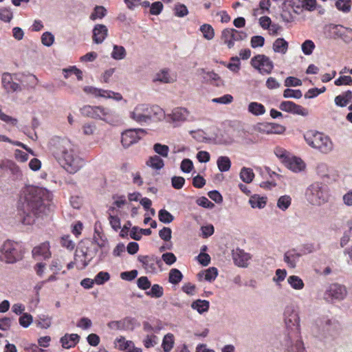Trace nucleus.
I'll return each mask as SVG.
<instances>
[{
	"mask_svg": "<svg viewBox=\"0 0 352 352\" xmlns=\"http://www.w3.org/2000/svg\"><path fill=\"white\" fill-rule=\"evenodd\" d=\"M22 210L25 215L23 222L30 224L33 217L46 214L52 207V194L45 188L28 186L23 192Z\"/></svg>",
	"mask_w": 352,
	"mask_h": 352,
	"instance_id": "nucleus-1",
	"label": "nucleus"
},
{
	"mask_svg": "<svg viewBox=\"0 0 352 352\" xmlns=\"http://www.w3.org/2000/svg\"><path fill=\"white\" fill-rule=\"evenodd\" d=\"M50 151L59 164L70 174L77 173L85 165L78 146L67 138H52L50 141Z\"/></svg>",
	"mask_w": 352,
	"mask_h": 352,
	"instance_id": "nucleus-2",
	"label": "nucleus"
},
{
	"mask_svg": "<svg viewBox=\"0 0 352 352\" xmlns=\"http://www.w3.org/2000/svg\"><path fill=\"white\" fill-rule=\"evenodd\" d=\"M284 320L287 329L292 330L283 341V346L287 352H306L302 341L299 339L300 317L293 306H287L283 313Z\"/></svg>",
	"mask_w": 352,
	"mask_h": 352,
	"instance_id": "nucleus-3",
	"label": "nucleus"
},
{
	"mask_svg": "<svg viewBox=\"0 0 352 352\" xmlns=\"http://www.w3.org/2000/svg\"><path fill=\"white\" fill-rule=\"evenodd\" d=\"M307 144L321 153L328 154L333 149V144L331 138L323 133L310 130L304 135Z\"/></svg>",
	"mask_w": 352,
	"mask_h": 352,
	"instance_id": "nucleus-4",
	"label": "nucleus"
},
{
	"mask_svg": "<svg viewBox=\"0 0 352 352\" xmlns=\"http://www.w3.org/2000/svg\"><path fill=\"white\" fill-rule=\"evenodd\" d=\"M305 196L307 201L313 206H321L328 201V188L324 184L315 182L307 186Z\"/></svg>",
	"mask_w": 352,
	"mask_h": 352,
	"instance_id": "nucleus-5",
	"label": "nucleus"
},
{
	"mask_svg": "<svg viewBox=\"0 0 352 352\" xmlns=\"http://www.w3.org/2000/svg\"><path fill=\"white\" fill-rule=\"evenodd\" d=\"M23 250L20 243L6 240L0 246V261L12 264L22 259Z\"/></svg>",
	"mask_w": 352,
	"mask_h": 352,
	"instance_id": "nucleus-6",
	"label": "nucleus"
},
{
	"mask_svg": "<svg viewBox=\"0 0 352 352\" xmlns=\"http://www.w3.org/2000/svg\"><path fill=\"white\" fill-rule=\"evenodd\" d=\"M347 295L346 287L338 283L329 284L324 294V299L331 303L344 300Z\"/></svg>",
	"mask_w": 352,
	"mask_h": 352,
	"instance_id": "nucleus-7",
	"label": "nucleus"
},
{
	"mask_svg": "<svg viewBox=\"0 0 352 352\" xmlns=\"http://www.w3.org/2000/svg\"><path fill=\"white\" fill-rule=\"evenodd\" d=\"M129 117L133 121L143 124L151 122V115L149 114V104H139L129 113Z\"/></svg>",
	"mask_w": 352,
	"mask_h": 352,
	"instance_id": "nucleus-8",
	"label": "nucleus"
},
{
	"mask_svg": "<svg viewBox=\"0 0 352 352\" xmlns=\"http://www.w3.org/2000/svg\"><path fill=\"white\" fill-rule=\"evenodd\" d=\"M252 66L258 70L261 74H269L274 68L272 61L265 55L258 54L251 60Z\"/></svg>",
	"mask_w": 352,
	"mask_h": 352,
	"instance_id": "nucleus-9",
	"label": "nucleus"
},
{
	"mask_svg": "<svg viewBox=\"0 0 352 352\" xmlns=\"http://www.w3.org/2000/svg\"><path fill=\"white\" fill-rule=\"evenodd\" d=\"M247 38V34L233 28H227L222 31L221 40L229 48L234 45L235 41H240Z\"/></svg>",
	"mask_w": 352,
	"mask_h": 352,
	"instance_id": "nucleus-10",
	"label": "nucleus"
},
{
	"mask_svg": "<svg viewBox=\"0 0 352 352\" xmlns=\"http://www.w3.org/2000/svg\"><path fill=\"white\" fill-rule=\"evenodd\" d=\"M190 112L184 107H175L171 113H167L166 122L172 124L173 126H181L184 122L188 120Z\"/></svg>",
	"mask_w": 352,
	"mask_h": 352,
	"instance_id": "nucleus-11",
	"label": "nucleus"
},
{
	"mask_svg": "<svg viewBox=\"0 0 352 352\" xmlns=\"http://www.w3.org/2000/svg\"><path fill=\"white\" fill-rule=\"evenodd\" d=\"M146 133L144 129H128L122 133L121 142L124 148H128L132 144L137 143L142 136Z\"/></svg>",
	"mask_w": 352,
	"mask_h": 352,
	"instance_id": "nucleus-12",
	"label": "nucleus"
},
{
	"mask_svg": "<svg viewBox=\"0 0 352 352\" xmlns=\"http://www.w3.org/2000/svg\"><path fill=\"white\" fill-rule=\"evenodd\" d=\"M83 91L87 94L92 95L95 97H102L104 98H111L116 101L122 100V96L120 94L114 92L110 90H104L98 89L92 86H85Z\"/></svg>",
	"mask_w": 352,
	"mask_h": 352,
	"instance_id": "nucleus-13",
	"label": "nucleus"
},
{
	"mask_svg": "<svg viewBox=\"0 0 352 352\" xmlns=\"http://www.w3.org/2000/svg\"><path fill=\"white\" fill-rule=\"evenodd\" d=\"M255 129L258 132L267 135L283 134L286 129L284 126L273 122L258 123Z\"/></svg>",
	"mask_w": 352,
	"mask_h": 352,
	"instance_id": "nucleus-14",
	"label": "nucleus"
},
{
	"mask_svg": "<svg viewBox=\"0 0 352 352\" xmlns=\"http://www.w3.org/2000/svg\"><path fill=\"white\" fill-rule=\"evenodd\" d=\"M206 139L211 143L220 145H230L234 142V138L229 133L219 129H217L213 134Z\"/></svg>",
	"mask_w": 352,
	"mask_h": 352,
	"instance_id": "nucleus-15",
	"label": "nucleus"
},
{
	"mask_svg": "<svg viewBox=\"0 0 352 352\" xmlns=\"http://www.w3.org/2000/svg\"><path fill=\"white\" fill-rule=\"evenodd\" d=\"M333 322L327 318H322L316 321L313 332L318 337H326L331 329Z\"/></svg>",
	"mask_w": 352,
	"mask_h": 352,
	"instance_id": "nucleus-16",
	"label": "nucleus"
},
{
	"mask_svg": "<svg viewBox=\"0 0 352 352\" xmlns=\"http://www.w3.org/2000/svg\"><path fill=\"white\" fill-rule=\"evenodd\" d=\"M330 30L334 36L341 38L345 43H349L352 41L351 28L341 25H331Z\"/></svg>",
	"mask_w": 352,
	"mask_h": 352,
	"instance_id": "nucleus-17",
	"label": "nucleus"
},
{
	"mask_svg": "<svg viewBox=\"0 0 352 352\" xmlns=\"http://www.w3.org/2000/svg\"><path fill=\"white\" fill-rule=\"evenodd\" d=\"M138 260L141 263L142 267L147 272H155L156 270V265L161 263V260L154 255H139Z\"/></svg>",
	"mask_w": 352,
	"mask_h": 352,
	"instance_id": "nucleus-18",
	"label": "nucleus"
},
{
	"mask_svg": "<svg viewBox=\"0 0 352 352\" xmlns=\"http://www.w3.org/2000/svg\"><path fill=\"white\" fill-rule=\"evenodd\" d=\"M50 249L49 242H44L33 248L32 251V256L36 260L47 259L52 255Z\"/></svg>",
	"mask_w": 352,
	"mask_h": 352,
	"instance_id": "nucleus-19",
	"label": "nucleus"
},
{
	"mask_svg": "<svg viewBox=\"0 0 352 352\" xmlns=\"http://www.w3.org/2000/svg\"><path fill=\"white\" fill-rule=\"evenodd\" d=\"M177 79L175 73L171 72L168 69H162L157 72L153 78V82L161 83H173Z\"/></svg>",
	"mask_w": 352,
	"mask_h": 352,
	"instance_id": "nucleus-20",
	"label": "nucleus"
},
{
	"mask_svg": "<svg viewBox=\"0 0 352 352\" xmlns=\"http://www.w3.org/2000/svg\"><path fill=\"white\" fill-rule=\"evenodd\" d=\"M232 258L234 263L239 267H245L248 266V261L250 258V254L241 249H236L232 252Z\"/></svg>",
	"mask_w": 352,
	"mask_h": 352,
	"instance_id": "nucleus-21",
	"label": "nucleus"
},
{
	"mask_svg": "<svg viewBox=\"0 0 352 352\" xmlns=\"http://www.w3.org/2000/svg\"><path fill=\"white\" fill-rule=\"evenodd\" d=\"M107 28L102 24L96 25L93 29V41L96 44L102 43L107 36Z\"/></svg>",
	"mask_w": 352,
	"mask_h": 352,
	"instance_id": "nucleus-22",
	"label": "nucleus"
},
{
	"mask_svg": "<svg viewBox=\"0 0 352 352\" xmlns=\"http://www.w3.org/2000/svg\"><path fill=\"white\" fill-rule=\"evenodd\" d=\"M285 166L294 173H299L305 168V162L299 157L291 155L285 164Z\"/></svg>",
	"mask_w": 352,
	"mask_h": 352,
	"instance_id": "nucleus-23",
	"label": "nucleus"
},
{
	"mask_svg": "<svg viewBox=\"0 0 352 352\" xmlns=\"http://www.w3.org/2000/svg\"><path fill=\"white\" fill-rule=\"evenodd\" d=\"M80 336L77 333H66L60 339L63 348L69 349L74 347L80 341Z\"/></svg>",
	"mask_w": 352,
	"mask_h": 352,
	"instance_id": "nucleus-24",
	"label": "nucleus"
},
{
	"mask_svg": "<svg viewBox=\"0 0 352 352\" xmlns=\"http://www.w3.org/2000/svg\"><path fill=\"white\" fill-rule=\"evenodd\" d=\"M301 256V254L295 250H291L286 252L284 254V261L290 268H295Z\"/></svg>",
	"mask_w": 352,
	"mask_h": 352,
	"instance_id": "nucleus-25",
	"label": "nucleus"
},
{
	"mask_svg": "<svg viewBox=\"0 0 352 352\" xmlns=\"http://www.w3.org/2000/svg\"><path fill=\"white\" fill-rule=\"evenodd\" d=\"M114 113L109 109L98 107L96 109V118L105 121L109 124L114 122Z\"/></svg>",
	"mask_w": 352,
	"mask_h": 352,
	"instance_id": "nucleus-26",
	"label": "nucleus"
},
{
	"mask_svg": "<svg viewBox=\"0 0 352 352\" xmlns=\"http://www.w3.org/2000/svg\"><path fill=\"white\" fill-rule=\"evenodd\" d=\"M149 114L151 115V121H161L164 119L166 120L167 114L162 108L158 105L149 104Z\"/></svg>",
	"mask_w": 352,
	"mask_h": 352,
	"instance_id": "nucleus-27",
	"label": "nucleus"
},
{
	"mask_svg": "<svg viewBox=\"0 0 352 352\" xmlns=\"http://www.w3.org/2000/svg\"><path fill=\"white\" fill-rule=\"evenodd\" d=\"M317 175L321 178L334 179L333 170L325 163H319L316 168Z\"/></svg>",
	"mask_w": 352,
	"mask_h": 352,
	"instance_id": "nucleus-28",
	"label": "nucleus"
},
{
	"mask_svg": "<svg viewBox=\"0 0 352 352\" xmlns=\"http://www.w3.org/2000/svg\"><path fill=\"white\" fill-rule=\"evenodd\" d=\"M287 283L294 290H302L305 287L302 279L296 275H291L287 277Z\"/></svg>",
	"mask_w": 352,
	"mask_h": 352,
	"instance_id": "nucleus-29",
	"label": "nucleus"
},
{
	"mask_svg": "<svg viewBox=\"0 0 352 352\" xmlns=\"http://www.w3.org/2000/svg\"><path fill=\"white\" fill-rule=\"evenodd\" d=\"M249 203L252 208L262 209L265 208L267 204V197H261L258 195H254L250 197Z\"/></svg>",
	"mask_w": 352,
	"mask_h": 352,
	"instance_id": "nucleus-30",
	"label": "nucleus"
},
{
	"mask_svg": "<svg viewBox=\"0 0 352 352\" xmlns=\"http://www.w3.org/2000/svg\"><path fill=\"white\" fill-rule=\"evenodd\" d=\"M88 254L87 252L81 250H76L75 254L74 261L76 264L79 262L81 263L80 268H85L88 265L89 261L92 258V256L88 258Z\"/></svg>",
	"mask_w": 352,
	"mask_h": 352,
	"instance_id": "nucleus-31",
	"label": "nucleus"
},
{
	"mask_svg": "<svg viewBox=\"0 0 352 352\" xmlns=\"http://www.w3.org/2000/svg\"><path fill=\"white\" fill-rule=\"evenodd\" d=\"M272 47L275 52L285 54L288 50V43L283 38H278L274 42Z\"/></svg>",
	"mask_w": 352,
	"mask_h": 352,
	"instance_id": "nucleus-32",
	"label": "nucleus"
},
{
	"mask_svg": "<svg viewBox=\"0 0 352 352\" xmlns=\"http://www.w3.org/2000/svg\"><path fill=\"white\" fill-rule=\"evenodd\" d=\"M126 51L122 45H113L111 57L116 60H121L126 58Z\"/></svg>",
	"mask_w": 352,
	"mask_h": 352,
	"instance_id": "nucleus-33",
	"label": "nucleus"
},
{
	"mask_svg": "<svg viewBox=\"0 0 352 352\" xmlns=\"http://www.w3.org/2000/svg\"><path fill=\"white\" fill-rule=\"evenodd\" d=\"M210 302L206 300H197L191 304V307L197 310L200 314L207 312L209 309Z\"/></svg>",
	"mask_w": 352,
	"mask_h": 352,
	"instance_id": "nucleus-34",
	"label": "nucleus"
},
{
	"mask_svg": "<svg viewBox=\"0 0 352 352\" xmlns=\"http://www.w3.org/2000/svg\"><path fill=\"white\" fill-rule=\"evenodd\" d=\"M231 161L228 156H219L217 160V165L220 172H227L230 169Z\"/></svg>",
	"mask_w": 352,
	"mask_h": 352,
	"instance_id": "nucleus-35",
	"label": "nucleus"
},
{
	"mask_svg": "<svg viewBox=\"0 0 352 352\" xmlns=\"http://www.w3.org/2000/svg\"><path fill=\"white\" fill-rule=\"evenodd\" d=\"M292 204V197L289 195H284L280 196L276 202V206L281 211H286Z\"/></svg>",
	"mask_w": 352,
	"mask_h": 352,
	"instance_id": "nucleus-36",
	"label": "nucleus"
},
{
	"mask_svg": "<svg viewBox=\"0 0 352 352\" xmlns=\"http://www.w3.org/2000/svg\"><path fill=\"white\" fill-rule=\"evenodd\" d=\"M239 176H240L241 179L243 182H245L246 184H250L252 182V180L254 177V173L252 168L243 167L241 169Z\"/></svg>",
	"mask_w": 352,
	"mask_h": 352,
	"instance_id": "nucleus-37",
	"label": "nucleus"
},
{
	"mask_svg": "<svg viewBox=\"0 0 352 352\" xmlns=\"http://www.w3.org/2000/svg\"><path fill=\"white\" fill-rule=\"evenodd\" d=\"M146 165L155 170H160L164 166V161L158 155H153L149 157L146 162Z\"/></svg>",
	"mask_w": 352,
	"mask_h": 352,
	"instance_id": "nucleus-38",
	"label": "nucleus"
},
{
	"mask_svg": "<svg viewBox=\"0 0 352 352\" xmlns=\"http://www.w3.org/2000/svg\"><path fill=\"white\" fill-rule=\"evenodd\" d=\"M248 111L254 116H261L265 113V107L258 102H252L248 105Z\"/></svg>",
	"mask_w": 352,
	"mask_h": 352,
	"instance_id": "nucleus-39",
	"label": "nucleus"
},
{
	"mask_svg": "<svg viewBox=\"0 0 352 352\" xmlns=\"http://www.w3.org/2000/svg\"><path fill=\"white\" fill-rule=\"evenodd\" d=\"M218 272L217 270L215 267H210L206 270L205 272H200L198 274V276L201 278L204 276V278L206 280L211 282L214 280L217 276Z\"/></svg>",
	"mask_w": 352,
	"mask_h": 352,
	"instance_id": "nucleus-40",
	"label": "nucleus"
},
{
	"mask_svg": "<svg viewBox=\"0 0 352 352\" xmlns=\"http://www.w3.org/2000/svg\"><path fill=\"white\" fill-rule=\"evenodd\" d=\"M174 344V336L172 333H167L164 336L162 346L164 351V352H169Z\"/></svg>",
	"mask_w": 352,
	"mask_h": 352,
	"instance_id": "nucleus-41",
	"label": "nucleus"
},
{
	"mask_svg": "<svg viewBox=\"0 0 352 352\" xmlns=\"http://www.w3.org/2000/svg\"><path fill=\"white\" fill-rule=\"evenodd\" d=\"M183 278L182 272L175 268H173L169 272L168 280L173 285L178 284Z\"/></svg>",
	"mask_w": 352,
	"mask_h": 352,
	"instance_id": "nucleus-42",
	"label": "nucleus"
},
{
	"mask_svg": "<svg viewBox=\"0 0 352 352\" xmlns=\"http://www.w3.org/2000/svg\"><path fill=\"white\" fill-rule=\"evenodd\" d=\"M200 31L203 34L204 38L212 40L214 36V31L212 25L209 24H204L200 27Z\"/></svg>",
	"mask_w": 352,
	"mask_h": 352,
	"instance_id": "nucleus-43",
	"label": "nucleus"
},
{
	"mask_svg": "<svg viewBox=\"0 0 352 352\" xmlns=\"http://www.w3.org/2000/svg\"><path fill=\"white\" fill-rule=\"evenodd\" d=\"M36 323L38 327L47 329L51 325V318L44 314L38 315Z\"/></svg>",
	"mask_w": 352,
	"mask_h": 352,
	"instance_id": "nucleus-44",
	"label": "nucleus"
},
{
	"mask_svg": "<svg viewBox=\"0 0 352 352\" xmlns=\"http://www.w3.org/2000/svg\"><path fill=\"white\" fill-rule=\"evenodd\" d=\"M287 271L285 269H277L275 272V275L272 278V281L277 286H280L281 283L287 277Z\"/></svg>",
	"mask_w": 352,
	"mask_h": 352,
	"instance_id": "nucleus-45",
	"label": "nucleus"
},
{
	"mask_svg": "<svg viewBox=\"0 0 352 352\" xmlns=\"http://www.w3.org/2000/svg\"><path fill=\"white\" fill-rule=\"evenodd\" d=\"M351 0H337L335 6L338 10L344 13H349L351 11Z\"/></svg>",
	"mask_w": 352,
	"mask_h": 352,
	"instance_id": "nucleus-46",
	"label": "nucleus"
},
{
	"mask_svg": "<svg viewBox=\"0 0 352 352\" xmlns=\"http://www.w3.org/2000/svg\"><path fill=\"white\" fill-rule=\"evenodd\" d=\"M146 294L152 298H158L163 296L164 289L162 286L155 284L152 286L151 290L146 292Z\"/></svg>",
	"mask_w": 352,
	"mask_h": 352,
	"instance_id": "nucleus-47",
	"label": "nucleus"
},
{
	"mask_svg": "<svg viewBox=\"0 0 352 352\" xmlns=\"http://www.w3.org/2000/svg\"><path fill=\"white\" fill-rule=\"evenodd\" d=\"M154 151L159 155L166 157L169 153V147L167 145L156 143L153 145Z\"/></svg>",
	"mask_w": 352,
	"mask_h": 352,
	"instance_id": "nucleus-48",
	"label": "nucleus"
},
{
	"mask_svg": "<svg viewBox=\"0 0 352 352\" xmlns=\"http://www.w3.org/2000/svg\"><path fill=\"white\" fill-rule=\"evenodd\" d=\"M274 154L284 164L291 156V154L287 151L281 147H276L274 149Z\"/></svg>",
	"mask_w": 352,
	"mask_h": 352,
	"instance_id": "nucleus-49",
	"label": "nucleus"
},
{
	"mask_svg": "<svg viewBox=\"0 0 352 352\" xmlns=\"http://www.w3.org/2000/svg\"><path fill=\"white\" fill-rule=\"evenodd\" d=\"M159 220L164 223H170L173 221V216L166 210L162 209L158 214Z\"/></svg>",
	"mask_w": 352,
	"mask_h": 352,
	"instance_id": "nucleus-50",
	"label": "nucleus"
},
{
	"mask_svg": "<svg viewBox=\"0 0 352 352\" xmlns=\"http://www.w3.org/2000/svg\"><path fill=\"white\" fill-rule=\"evenodd\" d=\"M97 107H98L97 106L93 107V106L86 105L80 109V112L83 116L93 118H96Z\"/></svg>",
	"mask_w": 352,
	"mask_h": 352,
	"instance_id": "nucleus-51",
	"label": "nucleus"
},
{
	"mask_svg": "<svg viewBox=\"0 0 352 352\" xmlns=\"http://www.w3.org/2000/svg\"><path fill=\"white\" fill-rule=\"evenodd\" d=\"M315 47V44L311 40H306L302 43L301 49L304 54L309 56L312 54Z\"/></svg>",
	"mask_w": 352,
	"mask_h": 352,
	"instance_id": "nucleus-52",
	"label": "nucleus"
},
{
	"mask_svg": "<svg viewBox=\"0 0 352 352\" xmlns=\"http://www.w3.org/2000/svg\"><path fill=\"white\" fill-rule=\"evenodd\" d=\"M200 75H201L203 78L206 81H217L219 79L218 74L214 72L206 71L204 69H201Z\"/></svg>",
	"mask_w": 352,
	"mask_h": 352,
	"instance_id": "nucleus-53",
	"label": "nucleus"
},
{
	"mask_svg": "<svg viewBox=\"0 0 352 352\" xmlns=\"http://www.w3.org/2000/svg\"><path fill=\"white\" fill-rule=\"evenodd\" d=\"M109 278H110L109 274L107 272L102 271L96 274L94 280V283H96L97 285H100L104 284L105 282L108 281L109 280Z\"/></svg>",
	"mask_w": 352,
	"mask_h": 352,
	"instance_id": "nucleus-54",
	"label": "nucleus"
},
{
	"mask_svg": "<svg viewBox=\"0 0 352 352\" xmlns=\"http://www.w3.org/2000/svg\"><path fill=\"white\" fill-rule=\"evenodd\" d=\"M106 15V10L102 6H96L94 11L90 15V19L95 21L97 19H102Z\"/></svg>",
	"mask_w": 352,
	"mask_h": 352,
	"instance_id": "nucleus-55",
	"label": "nucleus"
},
{
	"mask_svg": "<svg viewBox=\"0 0 352 352\" xmlns=\"http://www.w3.org/2000/svg\"><path fill=\"white\" fill-rule=\"evenodd\" d=\"M33 321V317L32 315L28 313H23V315L19 318V322L21 326L24 328L28 327Z\"/></svg>",
	"mask_w": 352,
	"mask_h": 352,
	"instance_id": "nucleus-56",
	"label": "nucleus"
},
{
	"mask_svg": "<svg viewBox=\"0 0 352 352\" xmlns=\"http://www.w3.org/2000/svg\"><path fill=\"white\" fill-rule=\"evenodd\" d=\"M302 92L299 89L294 90L291 89H286L283 92V97L285 98H292L299 99L302 97Z\"/></svg>",
	"mask_w": 352,
	"mask_h": 352,
	"instance_id": "nucleus-57",
	"label": "nucleus"
},
{
	"mask_svg": "<svg viewBox=\"0 0 352 352\" xmlns=\"http://www.w3.org/2000/svg\"><path fill=\"white\" fill-rule=\"evenodd\" d=\"M175 14L178 17H184L188 14L187 7L182 3H177L175 6Z\"/></svg>",
	"mask_w": 352,
	"mask_h": 352,
	"instance_id": "nucleus-58",
	"label": "nucleus"
},
{
	"mask_svg": "<svg viewBox=\"0 0 352 352\" xmlns=\"http://www.w3.org/2000/svg\"><path fill=\"white\" fill-rule=\"evenodd\" d=\"M233 97L230 94H225L223 96L219 98H214L212 99V102L214 103H219L222 104H228L232 102Z\"/></svg>",
	"mask_w": 352,
	"mask_h": 352,
	"instance_id": "nucleus-59",
	"label": "nucleus"
},
{
	"mask_svg": "<svg viewBox=\"0 0 352 352\" xmlns=\"http://www.w3.org/2000/svg\"><path fill=\"white\" fill-rule=\"evenodd\" d=\"M41 41L44 45L50 47L54 42V36L52 33L45 32L42 34Z\"/></svg>",
	"mask_w": 352,
	"mask_h": 352,
	"instance_id": "nucleus-60",
	"label": "nucleus"
},
{
	"mask_svg": "<svg viewBox=\"0 0 352 352\" xmlns=\"http://www.w3.org/2000/svg\"><path fill=\"white\" fill-rule=\"evenodd\" d=\"M185 184V179L181 176H174L171 178L172 186L177 189H181Z\"/></svg>",
	"mask_w": 352,
	"mask_h": 352,
	"instance_id": "nucleus-61",
	"label": "nucleus"
},
{
	"mask_svg": "<svg viewBox=\"0 0 352 352\" xmlns=\"http://www.w3.org/2000/svg\"><path fill=\"white\" fill-rule=\"evenodd\" d=\"M264 43L265 38L262 36H254L251 38L250 45L252 48L261 47Z\"/></svg>",
	"mask_w": 352,
	"mask_h": 352,
	"instance_id": "nucleus-62",
	"label": "nucleus"
},
{
	"mask_svg": "<svg viewBox=\"0 0 352 352\" xmlns=\"http://www.w3.org/2000/svg\"><path fill=\"white\" fill-rule=\"evenodd\" d=\"M193 168V163L190 159H184L182 161L180 168L184 173H189Z\"/></svg>",
	"mask_w": 352,
	"mask_h": 352,
	"instance_id": "nucleus-63",
	"label": "nucleus"
},
{
	"mask_svg": "<svg viewBox=\"0 0 352 352\" xmlns=\"http://www.w3.org/2000/svg\"><path fill=\"white\" fill-rule=\"evenodd\" d=\"M290 113L293 114L300 115L302 116H307L309 114V111L307 109L302 107L300 105L296 104L294 102Z\"/></svg>",
	"mask_w": 352,
	"mask_h": 352,
	"instance_id": "nucleus-64",
	"label": "nucleus"
}]
</instances>
